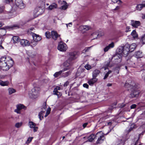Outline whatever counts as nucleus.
Returning a JSON list of instances; mask_svg holds the SVG:
<instances>
[{
    "instance_id": "1",
    "label": "nucleus",
    "mask_w": 145,
    "mask_h": 145,
    "mask_svg": "<svg viewBox=\"0 0 145 145\" xmlns=\"http://www.w3.org/2000/svg\"><path fill=\"white\" fill-rule=\"evenodd\" d=\"M13 64V61L10 57L8 56L3 57L0 59V69L5 71H7Z\"/></svg>"
},
{
    "instance_id": "2",
    "label": "nucleus",
    "mask_w": 145,
    "mask_h": 145,
    "mask_svg": "<svg viewBox=\"0 0 145 145\" xmlns=\"http://www.w3.org/2000/svg\"><path fill=\"white\" fill-rule=\"evenodd\" d=\"M75 52L69 53L68 54V59L64 62L63 65L65 67L64 69H67V70L71 68V66L72 64V61L76 58Z\"/></svg>"
},
{
    "instance_id": "3",
    "label": "nucleus",
    "mask_w": 145,
    "mask_h": 145,
    "mask_svg": "<svg viewBox=\"0 0 145 145\" xmlns=\"http://www.w3.org/2000/svg\"><path fill=\"white\" fill-rule=\"evenodd\" d=\"M135 84L133 82L131 83L130 85H129L127 82H126L125 86L128 88H130L131 89V92L130 95V97L131 98L137 97L139 92L137 90L135 86Z\"/></svg>"
},
{
    "instance_id": "4",
    "label": "nucleus",
    "mask_w": 145,
    "mask_h": 145,
    "mask_svg": "<svg viewBox=\"0 0 145 145\" xmlns=\"http://www.w3.org/2000/svg\"><path fill=\"white\" fill-rule=\"evenodd\" d=\"M40 88L38 87H35L32 89L31 91H29V95L32 98L36 99L38 96Z\"/></svg>"
},
{
    "instance_id": "5",
    "label": "nucleus",
    "mask_w": 145,
    "mask_h": 145,
    "mask_svg": "<svg viewBox=\"0 0 145 145\" xmlns=\"http://www.w3.org/2000/svg\"><path fill=\"white\" fill-rule=\"evenodd\" d=\"M97 138L98 139L96 142L97 144H101L102 143L105 139L103 133L100 132L97 133L96 135V138Z\"/></svg>"
},
{
    "instance_id": "6",
    "label": "nucleus",
    "mask_w": 145,
    "mask_h": 145,
    "mask_svg": "<svg viewBox=\"0 0 145 145\" xmlns=\"http://www.w3.org/2000/svg\"><path fill=\"white\" fill-rule=\"evenodd\" d=\"M57 49L61 51L65 52L67 49V45L61 41L58 45Z\"/></svg>"
},
{
    "instance_id": "7",
    "label": "nucleus",
    "mask_w": 145,
    "mask_h": 145,
    "mask_svg": "<svg viewBox=\"0 0 145 145\" xmlns=\"http://www.w3.org/2000/svg\"><path fill=\"white\" fill-rule=\"evenodd\" d=\"M16 107L17 108L14 110V112L18 114H21V110L22 109L25 110L26 109V107L22 104L17 105L16 106Z\"/></svg>"
},
{
    "instance_id": "8",
    "label": "nucleus",
    "mask_w": 145,
    "mask_h": 145,
    "mask_svg": "<svg viewBox=\"0 0 145 145\" xmlns=\"http://www.w3.org/2000/svg\"><path fill=\"white\" fill-rule=\"evenodd\" d=\"M17 6L20 9H23L24 8L25 5L23 3L22 0H14Z\"/></svg>"
},
{
    "instance_id": "9",
    "label": "nucleus",
    "mask_w": 145,
    "mask_h": 145,
    "mask_svg": "<svg viewBox=\"0 0 145 145\" xmlns=\"http://www.w3.org/2000/svg\"><path fill=\"white\" fill-rule=\"evenodd\" d=\"M131 25L135 28H137L141 25L140 21L131 20Z\"/></svg>"
},
{
    "instance_id": "10",
    "label": "nucleus",
    "mask_w": 145,
    "mask_h": 145,
    "mask_svg": "<svg viewBox=\"0 0 145 145\" xmlns=\"http://www.w3.org/2000/svg\"><path fill=\"white\" fill-rule=\"evenodd\" d=\"M51 36L52 38L55 40H57L58 37H59L60 39H61V38L60 37V35L58 34L55 31H52L51 32Z\"/></svg>"
},
{
    "instance_id": "11",
    "label": "nucleus",
    "mask_w": 145,
    "mask_h": 145,
    "mask_svg": "<svg viewBox=\"0 0 145 145\" xmlns=\"http://www.w3.org/2000/svg\"><path fill=\"white\" fill-rule=\"evenodd\" d=\"M20 44L22 46H24L29 45L30 42L27 40L22 39L20 40Z\"/></svg>"
},
{
    "instance_id": "12",
    "label": "nucleus",
    "mask_w": 145,
    "mask_h": 145,
    "mask_svg": "<svg viewBox=\"0 0 145 145\" xmlns=\"http://www.w3.org/2000/svg\"><path fill=\"white\" fill-rule=\"evenodd\" d=\"M98 80V79L95 77H93L89 80L88 83L90 86H93L94 84L97 82Z\"/></svg>"
},
{
    "instance_id": "13",
    "label": "nucleus",
    "mask_w": 145,
    "mask_h": 145,
    "mask_svg": "<svg viewBox=\"0 0 145 145\" xmlns=\"http://www.w3.org/2000/svg\"><path fill=\"white\" fill-rule=\"evenodd\" d=\"M122 55L119 54H117L114 57V58L115 59L118 60L117 61L118 62H120L121 61V58L122 57Z\"/></svg>"
},
{
    "instance_id": "14",
    "label": "nucleus",
    "mask_w": 145,
    "mask_h": 145,
    "mask_svg": "<svg viewBox=\"0 0 145 145\" xmlns=\"http://www.w3.org/2000/svg\"><path fill=\"white\" fill-rule=\"evenodd\" d=\"M105 35L104 32L102 31H99V32H95L93 33V35L94 36L95 35H96L97 36V37H98V38H99L101 37L102 36L104 35Z\"/></svg>"
},
{
    "instance_id": "15",
    "label": "nucleus",
    "mask_w": 145,
    "mask_h": 145,
    "mask_svg": "<svg viewBox=\"0 0 145 145\" xmlns=\"http://www.w3.org/2000/svg\"><path fill=\"white\" fill-rule=\"evenodd\" d=\"M67 69H64L63 70H61L59 72H56L54 74V76L55 78H56L59 76L62 73L67 70Z\"/></svg>"
},
{
    "instance_id": "16",
    "label": "nucleus",
    "mask_w": 145,
    "mask_h": 145,
    "mask_svg": "<svg viewBox=\"0 0 145 145\" xmlns=\"http://www.w3.org/2000/svg\"><path fill=\"white\" fill-rule=\"evenodd\" d=\"M33 40L36 41H39L41 39V37L38 35L33 33L32 35Z\"/></svg>"
},
{
    "instance_id": "17",
    "label": "nucleus",
    "mask_w": 145,
    "mask_h": 145,
    "mask_svg": "<svg viewBox=\"0 0 145 145\" xmlns=\"http://www.w3.org/2000/svg\"><path fill=\"white\" fill-rule=\"evenodd\" d=\"M80 29H81L83 31L85 32V31L88 30L90 29V27L87 25H82L80 26Z\"/></svg>"
},
{
    "instance_id": "18",
    "label": "nucleus",
    "mask_w": 145,
    "mask_h": 145,
    "mask_svg": "<svg viewBox=\"0 0 145 145\" xmlns=\"http://www.w3.org/2000/svg\"><path fill=\"white\" fill-rule=\"evenodd\" d=\"M143 7H145V0H143L142 3L138 5L137 7V9L139 10H141Z\"/></svg>"
},
{
    "instance_id": "19",
    "label": "nucleus",
    "mask_w": 145,
    "mask_h": 145,
    "mask_svg": "<svg viewBox=\"0 0 145 145\" xmlns=\"http://www.w3.org/2000/svg\"><path fill=\"white\" fill-rule=\"evenodd\" d=\"M9 84V82L8 80L3 81L0 80V85L2 86H8Z\"/></svg>"
},
{
    "instance_id": "20",
    "label": "nucleus",
    "mask_w": 145,
    "mask_h": 145,
    "mask_svg": "<svg viewBox=\"0 0 145 145\" xmlns=\"http://www.w3.org/2000/svg\"><path fill=\"white\" fill-rule=\"evenodd\" d=\"M57 7V5L56 3H53L50 5L48 7V9L51 10L55 8H56Z\"/></svg>"
},
{
    "instance_id": "21",
    "label": "nucleus",
    "mask_w": 145,
    "mask_h": 145,
    "mask_svg": "<svg viewBox=\"0 0 145 145\" xmlns=\"http://www.w3.org/2000/svg\"><path fill=\"white\" fill-rule=\"evenodd\" d=\"M42 109V110L40 111L39 114V118L40 120H41L43 119V114L46 111V108H44Z\"/></svg>"
},
{
    "instance_id": "22",
    "label": "nucleus",
    "mask_w": 145,
    "mask_h": 145,
    "mask_svg": "<svg viewBox=\"0 0 145 145\" xmlns=\"http://www.w3.org/2000/svg\"><path fill=\"white\" fill-rule=\"evenodd\" d=\"M124 49L123 50V53L124 56H127L130 52L129 49L128 47H123Z\"/></svg>"
},
{
    "instance_id": "23",
    "label": "nucleus",
    "mask_w": 145,
    "mask_h": 145,
    "mask_svg": "<svg viewBox=\"0 0 145 145\" xmlns=\"http://www.w3.org/2000/svg\"><path fill=\"white\" fill-rule=\"evenodd\" d=\"M127 47H129V49L130 52H131L134 50L136 48V45L135 43H134Z\"/></svg>"
},
{
    "instance_id": "24",
    "label": "nucleus",
    "mask_w": 145,
    "mask_h": 145,
    "mask_svg": "<svg viewBox=\"0 0 145 145\" xmlns=\"http://www.w3.org/2000/svg\"><path fill=\"white\" fill-rule=\"evenodd\" d=\"M100 71L97 69L95 70L92 73V77L96 78L100 73Z\"/></svg>"
},
{
    "instance_id": "25",
    "label": "nucleus",
    "mask_w": 145,
    "mask_h": 145,
    "mask_svg": "<svg viewBox=\"0 0 145 145\" xmlns=\"http://www.w3.org/2000/svg\"><path fill=\"white\" fill-rule=\"evenodd\" d=\"M86 138H88L89 141L91 142L96 138V135L92 134L88 137H86Z\"/></svg>"
},
{
    "instance_id": "26",
    "label": "nucleus",
    "mask_w": 145,
    "mask_h": 145,
    "mask_svg": "<svg viewBox=\"0 0 145 145\" xmlns=\"http://www.w3.org/2000/svg\"><path fill=\"white\" fill-rule=\"evenodd\" d=\"M62 4H63V5L60 8L62 10H66L68 7L67 3L65 1H63Z\"/></svg>"
},
{
    "instance_id": "27",
    "label": "nucleus",
    "mask_w": 145,
    "mask_h": 145,
    "mask_svg": "<svg viewBox=\"0 0 145 145\" xmlns=\"http://www.w3.org/2000/svg\"><path fill=\"white\" fill-rule=\"evenodd\" d=\"M12 39L13 41V42L14 43H17L20 40L18 36H13Z\"/></svg>"
},
{
    "instance_id": "28",
    "label": "nucleus",
    "mask_w": 145,
    "mask_h": 145,
    "mask_svg": "<svg viewBox=\"0 0 145 145\" xmlns=\"http://www.w3.org/2000/svg\"><path fill=\"white\" fill-rule=\"evenodd\" d=\"M123 49H124L123 47L121 46L119 47L117 50V54H120L122 55V54L123 53Z\"/></svg>"
},
{
    "instance_id": "29",
    "label": "nucleus",
    "mask_w": 145,
    "mask_h": 145,
    "mask_svg": "<svg viewBox=\"0 0 145 145\" xmlns=\"http://www.w3.org/2000/svg\"><path fill=\"white\" fill-rule=\"evenodd\" d=\"M135 55L137 58L141 57L142 56V52L141 51H138L135 53Z\"/></svg>"
},
{
    "instance_id": "30",
    "label": "nucleus",
    "mask_w": 145,
    "mask_h": 145,
    "mask_svg": "<svg viewBox=\"0 0 145 145\" xmlns=\"http://www.w3.org/2000/svg\"><path fill=\"white\" fill-rule=\"evenodd\" d=\"M38 42V41H36V40H33L31 41L30 44L31 45V46L32 47H33L35 46L37 44Z\"/></svg>"
},
{
    "instance_id": "31",
    "label": "nucleus",
    "mask_w": 145,
    "mask_h": 145,
    "mask_svg": "<svg viewBox=\"0 0 145 145\" xmlns=\"http://www.w3.org/2000/svg\"><path fill=\"white\" fill-rule=\"evenodd\" d=\"M28 124L29 127L31 128H33L36 126V124L32 121H29Z\"/></svg>"
},
{
    "instance_id": "32",
    "label": "nucleus",
    "mask_w": 145,
    "mask_h": 145,
    "mask_svg": "<svg viewBox=\"0 0 145 145\" xmlns=\"http://www.w3.org/2000/svg\"><path fill=\"white\" fill-rule=\"evenodd\" d=\"M131 35L133 37L135 38L138 37V35L135 30H133L131 33Z\"/></svg>"
},
{
    "instance_id": "33",
    "label": "nucleus",
    "mask_w": 145,
    "mask_h": 145,
    "mask_svg": "<svg viewBox=\"0 0 145 145\" xmlns=\"http://www.w3.org/2000/svg\"><path fill=\"white\" fill-rule=\"evenodd\" d=\"M9 94H11L12 93H15L16 92L15 90L13 88H9L8 89Z\"/></svg>"
},
{
    "instance_id": "34",
    "label": "nucleus",
    "mask_w": 145,
    "mask_h": 145,
    "mask_svg": "<svg viewBox=\"0 0 145 145\" xmlns=\"http://www.w3.org/2000/svg\"><path fill=\"white\" fill-rule=\"evenodd\" d=\"M140 42L143 44L145 43V34L141 37L140 39Z\"/></svg>"
},
{
    "instance_id": "35",
    "label": "nucleus",
    "mask_w": 145,
    "mask_h": 145,
    "mask_svg": "<svg viewBox=\"0 0 145 145\" xmlns=\"http://www.w3.org/2000/svg\"><path fill=\"white\" fill-rule=\"evenodd\" d=\"M23 123L22 122L17 123L15 125V127L17 128L20 127L22 125Z\"/></svg>"
},
{
    "instance_id": "36",
    "label": "nucleus",
    "mask_w": 145,
    "mask_h": 145,
    "mask_svg": "<svg viewBox=\"0 0 145 145\" xmlns=\"http://www.w3.org/2000/svg\"><path fill=\"white\" fill-rule=\"evenodd\" d=\"M14 0H4V3L6 4H9L11 5L12 4Z\"/></svg>"
},
{
    "instance_id": "37",
    "label": "nucleus",
    "mask_w": 145,
    "mask_h": 145,
    "mask_svg": "<svg viewBox=\"0 0 145 145\" xmlns=\"http://www.w3.org/2000/svg\"><path fill=\"white\" fill-rule=\"evenodd\" d=\"M16 27V28H18L19 26L17 25H13L11 26H8L7 27V29H9L11 28L12 29H14V28Z\"/></svg>"
},
{
    "instance_id": "38",
    "label": "nucleus",
    "mask_w": 145,
    "mask_h": 145,
    "mask_svg": "<svg viewBox=\"0 0 145 145\" xmlns=\"http://www.w3.org/2000/svg\"><path fill=\"white\" fill-rule=\"evenodd\" d=\"M33 138V137H29L28 138L27 140L26 141V144H28L29 143L31 142Z\"/></svg>"
},
{
    "instance_id": "39",
    "label": "nucleus",
    "mask_w": 145,
    "mask_h": 145,
    "mask_svg": "<svg viewBox=\"0 0 145 145\" xmlns=\"http://www.w3.org/2000/svg\"><path fill=\"white\" fill-rule=\"evenodd\" d=\"M45 34L47 38L49 39L51 37V35L50 32L47 31L46 32Z\"/></svg>"
},
{
    "instance_id": "40",
    "label": "nucleus",
    "mask_w": 145,
    "mask_h": 145,
    "mask_svg": "<svg viewBox=\"0 0 145 145\" xmlns=\"http://www.w3.org/2000/svg\"><path fill=\"white\" fill-rule=\"evenodd\" d=\"M112 72V71L110 70L109 71H108L106 74L103 79L105 80L106 79L108 76V75Z\"/></svg>"
},
{
    "instance_id": "41",
    "label": "nucleus",
    "mask_w": 145,
    "mask_h": 145,
    "mask_svg": "<svg viewBox=\"0 0 145 145\" xmlns=\"http://www.w3.org/2000/svg\"><path fill=\"white\" fill-rule=\"evenodd\" d=\"M108 46L110 48H113L114 46V42H112L110 44H109Z\"/></svg>"
},
{
    "instance_id": "42",
    "label": "nucleus",
    "mask_w": 145,
    "mask_h": 145,
    "mask_svg": "<svg viewBox=\"0 0 145 145\" xmlns=\"http://www.w3.org/2000/svg\"><path fill=\"white\" fill-rule=\"evenodd\" d=\"M91 47H90L87 48H86L84 50L82 51V53H85L87 52H88L90 48Z\"/></svg>"
},
{
    "instance_id": "43",
    "label": "nucleus",
    "mask_w": 145,
    "mask_h": 145,
    "mask_svg": "<svg viewBox=\"0 0 145 145\" xmlns=\"http://www.w3.org/2000/svg\"><path fill=\"white\" fill-rule=\"evenodd\" d=\"M5 9V7L3 6H0V13H2L3 12Z\"/></svg>"
},
{
    "instance_id": "44",
    "label": "nucleus",
    "mask_w": 145,
    "mask_h": 145,
    "mask_svg": "<svg viewBox=\"0 0 145 145\" xmlns=\"http://www.w3.org/2000/svg\"><path fill=\"white\" fill-rule=\"evenodd\" d=\"M85 68L88 70H89L91 68V66L90 65L87 64L85 66Z\"/></svg>"
},
{
    "instance_id": "45",
    "label": "nucleus",
    "mask_w": 145,
    "mask_h": 145,
    "mask_svg": "<svg viewBox=\"0 0 145 145\" xmlns=\"http://www.w3.org/2000/svg\"><path fill=\"white\" fill-rule=\"evenodd\" d=\"M71 72L70 71L64 73L65 77H66L69 75L71 73Z\"/></svg>"
},
{
    "instance_id": "46",
    "label": "nucleus",
    "mask_w": 145,
    "mask_h": 145,
    "mask_svg": "<svg viewBox=\"0 0 145 145\" xmlns=\"http://www.w3.org/2000/svg\"><path fill=\"white\" fill-rule=\"evenodd\" d=\"M6 76V75L0 74V80L4 79Z\"/></svg>"
},
{
    "instance_id": "47",
    "label": "nucleus",
    "mask_w": 145,
    "mask_h": 145,
    "mask_svg": "<svg viewBox=\"0 0 145 145\" xmlns=\"http://www.w3.org/2000/svg\"><path fill=\"white\" fill-rule=\"evenodd\" d=\"M109 49H110V48H109V47L108 46H106L104 49V51L105 52H107Z\"/></svg>"
},
{
    "instance_id": "48",
    "label": "nucleus",
    "mask_w": 145,
    "mask_h": 145,
    "mask_svg": "<svg viewBox=\"0 0 145 145\" xmlns=\"http://www.w3.org/2000/svg\"><path fill=\"white\" fill-rule=\"evenodd\" d=\"M127 62L128 63H129V67H132L133 66V64H134V63L133 62H131L129 60Z\"/></svg>"
},
{
    "instance_id": "49",
    "label": "nucleus",
    "mask_w": 145,
    "mask_h": 145,
    "mask_svg": "<svg viewBox=\"0 0 145 145\" xmlns=\"http://www.w3.org/2000/svg\"><path fill=\"white\" fill-rule=\"evenodd\" d=\"M137 105L135 104H133L131 106V109H134L136 107Z\"/></svg>"
},
{
    "instance_id": "50",
    "label": "nucleus",
    "mask_w": 145,
    "mask_h": 145,
    "mask_svg": "<svg viewBox=\"0 0 145 145\" xmlns=\"http://www.w3.org/2000/svg\"><path fill=\"white\" fill-rule=\"evenodd\" d=\"M55 95H57V97H60L61 95V93L59 91L57 92V93Z\"/></svg>"
},
{
    "instance_id": "51",
    "label": "nucleus",
    "mask_w": 145,
    "mask_h": 145,
    "mask_svg": "<svg viewBox=\"0 0 145 145\" xmlns=\"http://www.w3.org/2000/svg\"><path fill=\"white\" fill-rule=\"evenodd\" d=\"M130 27L129 26H127L126 28V30L125 31L126 32H127L128 31H130Z\"/></svg>"
},
{
    "instance_id": "52",
    "label": "nucleus",
    "mask_w": 145,
    "mask_h": 145,
    "mask_svg": "<svg viewBox=\"0 0 145 145\" xmlns=\"http://www.w3.org/2000/svg\"><path fill=\"white\" fill-rule=\"evenodd\" d=\"M51 111V109L50 108H48L47 110H46V113L48 114H49Z\"/></svg>"
},
{
    "instance_id": "53",
    "label": "nucleus",
    "mask_w": 145,
    "mask_h": 145,
    "mask_svg": "<svg viewBox=\"0 0 145 145\" xmlns=\"http://www.w3.org/2000/svg\"><path fill=\"white\" fill-rule=\"evenodd\" d=\"M33 131L34 132H36L38 129V127H37L35 126V127H33Z\"/></svg>"
},
{
    "instance_id": "54",
    "label": "nucleus",
    "mask_w": 145,
    "mask_h": 145,
    "mask_svg": "<svg viewBox=\"0 0 145 145\" xmlns=\"http://www.w3.org/2000/svg\"><path fill=\"white\" fill-rule=\"evenodd\" d=\"M58 92V91H57V90L56 89V88H55L53 92V94L56 95V93Z\"/></svg>"
},
{
    "instance_id": "55",
    "label": "nucleus",
    "mask_w": 145,
    "mask_h": 145,
    "mask_svg": "<svg viewBox=\"0 0 145 145\" xmlns=\"http://www.w3.org/2000/svg\"><path fill=\"white\" fill-rule=\"evenodd\" d=\"M136 126L135 124H132L131 126V128L132 129L134 128H136Z\"/></svg>"
},
{
    "instance_id": "56",
    "label": "nucleus",
    "mask_w": 145,
    "mask_h": 145,
    "mask_svg": "<svg viewBox=\"0 0 145 145\" xmlns=\"http://www.w3.org/2000/svg\"><path fill=\"white\" fill-rule=\"evenodd\" d=\"M83 86L84 87L88 88L89 87L88 85L87 84H84L83 85Z\"/></svg>"
},
{
    "instance_id": "57",
    "label": "nucleus",
    "mask_w": 145,
    "mask_h": 145,
    "mask_svg": "<svg viewBox=\"0 0 145 145\" xmlns=\"http://www.w3.org/2000/svg\"><path fill=\"white\" fill-rule=\"evenodd\" d=\"M120 8V7L119 6H117L116 7V8L113 9L114 10H118Z\"/></svg>"
},
{
    "instance_id": "58",
    "label": "nucleus",
    "mask_w": 145,
    "mask_h": 145,
    "mask_svg": "<svg viewBox=\"0 0 145 145\" xmlns=\"http://www.w3.org/2000/svg\"><path fill=\"white\" fill-rule=\"evenodd\" d=\"M88 123H85L83 125V126L84 128H85L88 125Z\"/></svg>"
},
{
    "instance_id": "59",
    "label": "nucleus",
    "mask_w": 145,
    "mask_h": 145,
    "mask_svg": "<svg viewBox=\"0 0 145 145\" xmlns=\"http://www.w3.org/2000/svg\"><path fill=\"white\" fill-rule=\"evenodd\" d=\"M68 25H69V26H70V27L72 25V23H69L68 24H66V25H67V27H68Z\"/></svg>"
},
{
    "instance_id": "60",
    "label": "nucleus",
    "mask_w": 145,
    "mask_h": 145,
    "mask_svg": "<svg viewBox=\"0 0 145 145\" xmlns=\"http://www.w3.org/2000/svg\"><path fill=\"white\" fill-rule=\"evenodd\" d=\"M69 83L68 82H65L64 85V86H67L69 84Z\"/></svg>"
},
{
    "instance_id": "61",
    "label": "nucleus",
    "mask_w": 145,
    "mask_h": 145,
    "mask_svg": "<svg viewBox=\"0 0 145 145\" xmlns=\"http://www.w3.org/2000/svg\"><path fill=\"white\" fill-rule=\"evenodd\" d=\"M93 33L92 34V36L93 37V39H95L97 38H98V37H97V35H95L94 36H93Z\"/></svg>"
},
{
    "instance_id": "62",
    "label": "nucleus",
    "mask_w": 145,
    "mask_h": 145,
    "mask_svg": "<svg viewBox=\"0 0 145 145\" xmlns=\"http://www.w3.org/2000/svg\"><path fill=\"white\" fill-rule=\"evenodd\" d=\"M112 84L111 83H108L107 84V86L108 87H110L112 86Z\"/></svg>"
},
{
    "instance_id": "63",
    "label": "nucleus",
    "mask_w": 145,
    "mask_h": 145,
    "mask_svg": "<svg viewBox=\"0 0 145 145\" xmlns=\"http://www.w3.org/2000/svg\"><path fill=\"white\" fill-rule=\"evenodd\" d=\"M112 2L113 3H116L118 0H111Z\"/></svg>"
},
{
    "instance_id": "64",
    "label": "nucleus",
    "mask_w": 145,
    "mask_h": 145,
    "mask_svg": "<svg viewBox=\"0 0 145 145\" xmlns=\"http://www.w3.org/2000/svg\"><path fill=\"white\" fill-rule=\"evenodd\" d=\"M55 88L57 91L60 89V88L58 86L56 87Z\"/></svg>"
}]
</instances>
